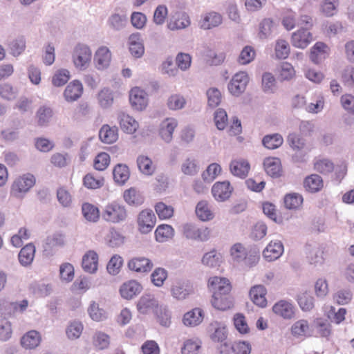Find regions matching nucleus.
Listing matches in <instances>:
<instances>
[{"instance_id": "61", "label": "nucleus", "mask_w": 354, "mask_h": 354, "mask_svg": "<svg viewBox=\"0 0 354 354\" xmlns=\"http://www.w3.org/2000/svg\"><path fill=\"white\" fill-rule=\"evenodd\" d=\"M122 263L123 259L120 255H113L107 263V272L112 275H116L119 273Z\"/></svg>"}, {"instance_id": "45", "label": "nucleus", "mask_w": 354, "mask_h": 354, "mask_svg": "<svg viewBox=\"0 0 354 354\" xmlns=\"http://www.w3.org/2000/svg\"><path fill=\"white\" fill-rule=\"evenodd\" d=\"M113 92L108 88H104L98 93V101L100 106L106 109L111 106L113 102Z\"/></svg>"}, {"instance_id": "19", "label": "nucleus", "mask_w": 354, "mask_h": 354, "mask_svg": "<svg viewBox=\"0 0 354 354\" xmlns=\"http://www.w3.org/2000/svg\"><path fill=\"white\" fill-rule=\"evenodd\" d=\"M142 287L135 280L129 281L122 284L120 293L124 299H131L142 291Z\"/></svg>"}, {"instance_id": "22", "label": "nucleus", "mask_w": 354, "mask_h": 354, "mask_svg": "<svg viewBox=\"0 0 354 354\" xmlns=\"http://www.w3.org/2000/svg\"><path fill=\"white\" fill-rule=\"evenodd\" d=\"M250 168V164L245 160H234L230 164L232 174L240 178H245L248 176Z\"/></svg>"}, {"instance_id": "20", "label": "nucleus", "mask_w": 354, "mask_h": 354, "mask_svg": "<svg viewBox=\"0 0 354 354\" xmlns=\"http://www.w3.org/2000/svg\"><path fill=\"white\" fill-rule=\"evenodd\" d=\"M98 255L93 250L88 251L82 257V267L88 273L93 274L97 270Z\"/></svg>"}, {"instance_id": "23", "label": "nucleus", "mask_w": 354, "mask_h": 354, "mask_svg": "<svg viewBox=\"0 0 354 354\" xmlns=\"http://www.w3.org/2000/svg\"><path fill=\"white\" fill-rule=\"evenodd\" d=\"M263 167L268 175L272 178L281 176V166L280 159L274 157L266 158L263 160Z\"/></svg>"}, {"instance_id": "10", "label": "nucleus", "mask_w": 354, "mask_h": 354, "mask_svg": "<svg viewBox=\"0 0 354 354\" xmlns=\"http://www.w3.org/2000/svg\"><path fill=\"white\" fill-rule=\"evenodd\" d=\"M312 41L313 35L306 28H301L292 34L291 43L296 48L304 49Z\"/></svg>"}, {"instance_id": "8", "label": "nucleus", "mask_w": 354, "mask_h": 354, "mask_svg": "<svg viewBox=\"0 0 354 354\" xmlns=\"http://www.w3.org/2000/svg\"><path fill=\"white\" fill-rule=\"evenodd\" d=\"M233 191L230 181H218L214 184L212 188V194L214 198L218 201L227 200Z\"/></svg>"}, {"instance_id": "47", "label": "nucleus", "mask_w": 354, "mask_h": 354, "mask_svg": "<svg viewBox=\"0 0 354 354\" xmlns=\"http://www.w3.org/2000/svg\"><path fill=\"white\" fill-rule=\"evenodd\" d=\"M83 330V325L79 321L71 322L66 329V333L69 339H76L80 337Z\"/></svg>"}, {"instance_id": "1", "label": "nucleus", "mask_w": 354, "mask_h": 354, "mask_svg": "<svg viewBox=\"0 0 354 354\" xmlns=\"http://www.w3.org/2000/svg\"><path fill=\"white\" fill-rule=\"evenodd\" d=\"M102 216L106 221L118 223L125 221L127 214L123 205L113 201L106 205Z\"/></svg>"}, {"instance_id": "26", "label": "nucleus", "mask_w": 354, "mask_h": 354, "mask_svg": "<svg viewBox=\"0 0 354 354\" xmlns=\"http://www.w3.org/2000/svg\"><path fill=\"white\" fill-rule=\"evenodd\" d=\"M158 306V301L154 296L151 294H145L142 295L138 304L137 308L139 313L142 314H147L149 310Z\"/></svg>"}, {"instance_id": "16", "label": "nucleus", "mask_w": 354, "mask_h": 354, "mask_svg": "<svg viewBox=\"0 0 354 354\" xmlns=\"http://www.w3.org/2000/svg\"><path fill=\"white\" fill-rule=\"evenodd\" d=\"M211 304L214 308L224 311L233 306V300L230 293H214L212 295Z\"/></svg>"}, {"instance_id": "58", "label": "nucleus", "mask_w": 354, "mask_h": 354, "mask_svg": "<svg viewBox=\"0 0 354 354\" xmlns=\"http://www.w3.org/2000/svg\"><path fill=\"white\" fill-rule=\"evenodd\" d=\"M167 278V271L162 268H156L151 274V281L157 287H161Z\"/></svg>"}, {"instance_id": "7", "label": "nucleus", "mask_w": 354, "mask_h": 354, "mask_svg": "<svg viewBox=\"0 0 354 354\" xmlns=\"http://www.w3.org/2000/svg\"><path fill=\"white\" fill-rule=\"evenodd\" d=\"M156 221V216L151 209H146L141 211L138 216L139 231L142 234L150 232L154 227Z\"/></svg>"}, {"instance_id": "59", "label": "nucleus", "mask_w": 354, "mask_h": 354, "mask_svg": "<svg viewBox=\"0 0 354 354\" xmlns=\"http://www.w3.org/2000/svg\"><path fill=\"white\" fill-rule=\"evenodd\" d=\"M186 104V100L183 96L179 94L171 95L167 99V106L169 109L176 111L182 109Z\"/></svg>"}, {"instance_id": "13", "label": "nucleus", "mask_w": 354, "mask_h": 354, "mask_svg": "<svg viewBox=\"0 0 354 354\" xmlns=\"http://www.w3.org/2000/svg\"><path fill=\"white\" fill-rule=\"evenodd\" d=\"M208 286L213 291V294L230 293L232 289L230 281L221 277H210L208 281Z\"/></svg>"}, {"instance_id": "5", "label": "nucleus", "mask_w": 354, "mask_h": 354, "mask_svg": "<svg viewBox=\"0 0 354 354\" xmlns=\"http://www.w3.org/2000/svg\"><path fill=\"white\" fill-rule=\"evenodd\" d=\"M183 232L187 239L199 241H205L209 236V230L207 227H198L193 223L183 225Z\"/></svg>"}, {"instance_id": "56", "label": "nucleus", "mask_w": 354, "mask_h": 354, "mask_svg": "<svg viewBox=\"0 0 354 354\" xmlns=\"http://www.w3.org/2000/svg\"><path fill=\"white\" fill-rule=\"evenodd\" d=\"M88 313L90 317L95 321L100 322L106 318V313L103 308L99 307L95 301H92L88 308Z\"/></svg>"}, {"instance_id": "48", "label": "nucleus", "mask_w": 354, "mask_h": 354, "mask_svg": "<svg viewBox=\"0 0 354 354\" xmlns=\"http://www.w3.org/2000/svg\"><path fill=\"white\" fill-rule=\"evenodd\" d=\"M339 0H323L321 3V11L328 17H333L337 12Z\"/></svg>"}, {"instance_id": "37", "label": "nucleus", "mask_w": 354, "mask_h": 354, "mask_svg": "<svg viewBox=\"0 0 354 354\" xmlns=\"http://www.w3.org/2000/svg\"><path fill=\"white\" fill-rule=\"evenodd\" d=\"M82 212L85 219L89 222L95 223L100 218V212L98 207L91 203H83Z\"/></svg>"}, {"instance_id": "55", "label": "nucleus", "mask_w": 354, "mask_h": 354, "mask_svg": "<svg viewBox=\"0 0 354 354\" xmlns=\"http://www.w3.org/2000/svg\"><path fill=\"white\" fill-rule=\"evenodd\" d=\"M214 121L218 130L225 129L228 122V117L225 109L219 108L214 112Z\"/></svg>"}, {"instance_id": "6", "label": "nucleus", "mask_w": 354, "mask_h": 354, "mask_svg": "<svg viewBox=\"0 0 354 354\" xmlns=\"http://www.w3.org/2000/svg\"><path fill=\"white\" fill-rule=\"evenodd\" d=\"M249 82V77L246 72L236 73L227 85L229 91L234 96H239L245 90Z\"/></svg>"}, {"instance_id": "42", "label": "nucleus", "mask_w": 354, "mask_h": 354, "mask_svg": "<svg viewBox=\"0 0 354 354\" xmlns=\"http://www.w3.org/2000/svg\"><path fill=\"white\" fill-rule=\"evenodd\" d=\"M190 24L189 16L186 13L178 15L173 21L172 19L167 24V27L171 30H180L187 28Z\"/></svg>"}, {"instance_id": "44", "label": "nucleus", "mask_w": 354, "mask_h": 354, "mask_svg": "<svg viewBox=\"0 0 354 354\" xmlns=\"http://www.w3.org/2000/svg\"><path fill=\"white\" fill-rule=\"evenodd\" d=\"M249 249L245 248L243 244L237 243L234 244L230 248V255L236 263H243L245 259V254Z\"/></svg>"}, {"instance_id": "49", "label": "nucleus", "mask_w": 354, "mask_h": 354, "mask_svg": "<svg viewBox=\"0 0 354 354\" xmlns=\"http://www.w3.org/2000/svg\"><path fill=\"white\" fill-rule=\"evenodd\" d=\"M255 55L256 53L253 47L245 46L241 51L237 61L240 64H248L254 60Z\"/></svg>"}, {"instance_id": "54", "label": "nucleus", "mask_w": 354, "mask_h": 354, "mask_svg": "<svg viewBox=\"0 0 354 354\" xmlns=\"http://www.w3.org/2000/svg\"><path fill=\"white\" fill-rule=\"evenodd\" d=\"M295 75L294 67L289 62H282L280 65L279 79L280 81H289Z\"/></svg>"}, {"instance_id": "36", "label": "nucleus", "mask_w": 354, "mask_h": 354, "mask_svg": "<svg viewBox=\"0 0 354 354\" xmlns=\"http://www.w3.org/2000/svg\"><path fill=\"white\" fill-rule=\"evenodd\" d=\"M303 196L298 193H290L285 195L283 198L284 206L290 210L299 209L303 204Z\"/></svg>"}, {"instance_id": "15", "label": "nucleus", "mask_w": 354, "mask_h": 354, "mask_svg": "<svg viewBox=\"0 0 354 354\" xmlns=\"http://www.w3.org/2000/svg\"><path fill=\"white\" fill-rule=\"evenodd\" d=\"M266 294L267 290L263 285H255L249 292V296L252 302L261 308H265L267 305Z\"/></svg>"}, {"instance_id": "50", "label": "nucleus", "mask_w": 354, "mask_h": 354, "mask_svg": "<svg viewBox=\"0 0 354 354\" xmlns=\"http://www.w3.org/2000/svg\"><path fill=\"white\" fill-rule=\"evenodd\" d=\"M207 105L212 109L217 107L221 102V93L216 88H210L206 92Z\"/></svg>"}, {"instance_id": "30", "label": "nucleus", "mask_w": 354, "mask_h": 354, "mask_svg": "<svg viewBox=\"0 0 354 354\" xmlns=\"http://www.w3.org/2000/svg\"><path fill=\"white\" fill-rule=\"evenodd\" d=\"M283 252V245L280 241H270L263 251L266 259L272 261L279 258Z\"/></svg>"}, {"instance_id": "46", "label": "nucleus", "mask_w": 354, "mask_h": 354, "mask_svg": "<svg viewBox=\"0 0 354 354\" xmlns=\"http://www.w3.org/2000/svg\"><path fill=\"white\" fill-rule=\"evenodd\" d=\"M137 165L139 170L145 175L150 176L154 171L152 160L148 156H139L137 158Z\"/></svg>"}, {"instance_id": "24", "label": "nucleus", "mask_w": 354, "mask_h": 354, "mask_svg": "<svg viewBox=\"0 0 354 354\" xmlns=\"http://www.w3.org/2000/svg\"><path fill=\"white\" fill-rule=\"evenodd\" d=\"M203 317V310L200 308H195L184 315L183 322L186 326L193 327L200 324Z\"/></svg>"}, {"instance_id": "51", "label": "nucleus", "mask_w": 354, "mask_h": 354, "mask_svg": "<svg viewBox=\"0 0 354 354\" xmlns=\"http://www.w3.org/2000/svg\"><path fill=\"white\" fill-rule=\"evenodd\" d=\"M221 171V167L218 163H212L202 174V178L205 182L210 183L214 180L216 177Z\"/></svg>"}, {"instance_id": "21", "label": "nucleus", "mask_w": 354, "mask_h": 354, "mask_svg": "<svg viewBox=\"0 0 354 354\" xmlns=\"http://www.w3.org/2000/svg\"><path fill=\"white\" fill-rule=\"evenodd\" d=\"M111 59V53L109 48L106 46L100 47L94 57V60L96 64V67L99 70H102L109 66Z\"/></svg>"}, {"instance_id": "41", "label": "nucleus", "mask_w": 354, "mask_h": 354, "mask_svg": "<svg viewBox=\"0 0 354 354\" xmlns=\"http://www.w3.org/2000/svg\"><path fill=\"white\" fill-rule=\"evenodd\" d=\"M99 138L102 142L111 144L116 141L118 134L115 129L107 124H104L99 131Z\"/></svg>"}, {"instance_id": "40", "label": "nucleus", "mask_w": 354, "mask_h": 354, "mask_svg": "<svg viewBox=\"0 0 354 354\" xmlns=\"http://www.w3.org/2000/svg\"><path fill=\"white\" fill-rule=\"evenodd\" d=\"M30 289L32 293L37 297H45L48 296L53 289L49 283L42 282H34L30 284Z\"/></svg>"}, {"instance_id": "31", "label": "nucleus", "mask_w": 354, "mask_h": 354, "mask_svg": "<svg viewBox=\"0 0 354 354\" xmlns=\"http://www.w3.org/2000/svg\"><path fill=\"white\" fill-rule=\"evenodd\" d=\"M113 176L114 181L122 185L129 180L130 171L128 166L125 164H117L113 170Z\"/></svg>"}, {"instance_id": "35", "label": "nucleus", "mask_w": 354, "mask_h": 354, "mask_svg": "<svg viewBox=\"0 0 354 354\" xmlns=\"http://www.w3.org/2000/svg\"><path fill=\"white\" fill-rule=\"evenodd\" d=\"M353 292L350 288H344L337 290L333 296L335 304L344 306L348 304L353 299Z\"/></svg>"}, {"instance_id": "39", "label": "nucleus", "mask_w": 354, "mask_h": 354, "mask_svg": "<svg viewBox=\"0 0 354 354\" xmlns=\"http://www.w3.org/2000/svg\"><path fill=\"white\" fill-rule=\"evenodd\" d=\"M174 230L173 227L167 224L159 225L155 231L156 240L158 242L162 243L174 235Z\"/></svg>"}, {"instance_id": "33", "label": "nucleus", "mask_w": 354, "mask_h": 354, "mask_svg": "<svg viewBox=\"0 0 354 354\" xmlns=\"http://www.w3.org/2000/svg\"><path fill=\"white\" fill-rule=\"evenodd\" d=\"M40 342V334L36 330L28 331L21 338V344L26 349L36 348L39 344Z\"/></svg>"}, {"instance_id": "29", "label": "nucleus", "mask_w": 354, "mask_h": 354, "mask_svg": "<svg viewBox=\"0 0 354 354\" xmlns=\"http://www.w3.org/2000/svg\"><path fill=\"white\" fill-rule=\"evenodd\" d=\"M118 120L121 129L127 133H133L138 127V124L136 120L124 113L119 114Z\"/></svg>"}, {"instance_id": "62", "label": "nucleus", "mask_w": 354, "mask_h": 354, "mask_svg": "<svg viewBox=\"0 0 354 354\" xmlns=\"http://www.w3.org/2000/svg\"><path fill=\"white\" fill-rule=\"evenodd\" d=\"M110 163V156L106 152L98 153L93 161V167L96 170L104 171Z\"/></svg>"}, {"instance_id": "52", "label": "nucleus", "mask_w": 354, "mask_h": 354, "mask_svg": "<svg viewBox=\"0 0 354 354\" xmlns=\"http://www.w3.org/2000/svg\"><path fill=\"white\" fill-rule=\"evenodd\" d=\"M155 210L161 220L170 218L174 214V208L163 202H158L155 205Z\"/></svg>"}, {"instance_id": "34", "label": "nucleus", "mask_w": 354, "mask_h": 354, "mask_svg": "<svg viewBox=\"0 0 354 354\" xmlns=\"http://www.w3.org/2000/svg\"><path fill=\"white\" fill-rule=\"evenodd\" d=\"M296 301L304 312L310 311L315 306V298L308 291L297 294Z\"/></svg>"}, {"instance_id": "27", "label": "nucleus", "mask_w": 354, "mask_h": 354, "mask_svg": "<svg viewBox=\"0 0 354 354\" xmlns=\"http://www.w3.org/2000/svg\"><path fill=\"white\" fill-rule=\"evenodd\" d=\"M326 44L322 41L316 42L310 48V59L315 64H319L326 58Z\"/></svg>"}, {"instance_id": "57", "label": "nucleus", "mask_w": 354, "mask_h": 354, "mask_svg": "<svg viewBox=\"0 0 354 354\" xmlns=\"http://www.w3.org/2000/svg\"><path fill=\"white\" fill-rule=\"evenodd\" d=\"M127 21L126 15L114 13L109 17L108 22L113 29L120 30L125 26Z\"/></svg>"}, {"instance_id": "53", "label": "nucleus", "mask_w": 354, "mask_h": 354, "mask_svg": "<svg viewBox=\"0 0 354 354\" xmlns=\"http://www.w3.org/2000/svg\"><path fill=\"white\" fill-rule=\"evenodd\" d=\"M104 181L103 178H95L91 174H87L83 178V185L90 189H95L102 187L104 185Z\"/></svg>"}, {"instance_id": "63", "label": "nucleus", "mask_w": 354, "mask_h": 354, "mask_svg": "<svg viewBox=\"0 0 354 354\" xmlns=\"http://www.w3.org/2000/svg\"><path fill=\"white\" fill-rule=\"evenodd\" d=\"M168 15V9L165 5H158L154 12L153 16V21L156 25H162Z\"/></svg>"}, {"instance_id": "17", "label": "nucleus", "mask_w": 354, "mask_h": 354, "mask_svg": "<svg viewBox=\"0 0 354 354\" xmlns=\"http://www.w3.org/2000/svg\"><path fill=\"white\" fill-rule=\"evenodd\" d=\"M83 93V86L80 81L73 80L66 87L64 96L67 102L77 100Z\"/></svg>"}, {"instance_id": "4", "label": "nucleus", "mask_w": 354, "mask_h": 354, "mask_svg": "<svg viewBox=\"0 0 354 354\" xmlns=\"http://www.w3.org/2000/svg\"><path fill=\"white\" fill-rule=\"evenodd\" d=\"M92 53L90 48L84 44H78L75 47L73 59L75 66L79 69L86 68V64L91 62Z\"/></svg>"}, {"instance_id": "38", "label": "nucleus", "mask_w": 354, "mask_h": 354, "mask_svg": "<svg viewBox=\"0 0 354 354\" xmlns=\"http://www.w3.org/2000/svg\"><path fill=\"white\" fill-rule=\"evenodd\" d=\"M53 109L48 106H40L36 113V118H37V124L39 127L46 126L51 118L53 117Z\"/></svg>"}, {"instance_id": "60", "label": "nucleus", "mask_w": 354, "mask_h": 354, "mask_svg": "<svg viewBox=\"0 0 354 354\" xmlns=\"http://www.w3.org/2000/svg\"><path fill=\"white\" fill-rule=\"evenodd\" d=\"M233 322L235 328L239 333L244 335L249 333L250 328L243 314L236 313L234 316Z\"/></svg>"}, {"instance_id": "11", "label": "nucleus", "mask_w": 354, "mask_h": 354, "mask_svg": "<svg viewBox=\"0 0 354 354\" xmlns=\"http://www.w3.org/2000/svg\"><path fill=\"white\" fill-rule=\"evenodd\" d=\"M36 180L34 175L27 173L17 178L12 186V190L19 193H26L35 184Z\"/></svg>"}, {"instance_id": "25", "label": "nucleus", "mask_w": 354, "mask_h": 354, "mask_svg": "<svg viewBox=\"0 0 354 354\" xmlns=\"http://www.w3.org/2000/svg\"><path fill=\"white\" fill-rule=\"evenodd\" d=\"M223 22L222 15L214 11L206 13L201 21V27L204 30H209L218 27Z\"/></svg>"}, {"instance_id": "43", "label": "nucleus", "mask_w": 354, "mask_h": 354, "mask_svg": "<svg viewBox=\"0 0 354 354\" xmlns=\"http://www.w3.org/2000/svg\"><path fill=\"white\" fill-rule=\"evenodd\" d=\"M196 214L198 218L203 221H209L213 218V214L208 207L207 201H199L196 207Z\"/></svg>"}, {"instance_id": "64", "label": "nucleus", "mask_w": 354, "mask_h": 354, "mask_svg": "<svg viewBox=\"0 0 354 354\" xmlns=\"http://www.w3.org/2000/svg\"><path fill=\"white\" fill-rule=\"evenodd\" d=\"M261 82L264 92L273 93L276 86V80L271 73H264L262 75Z\"/></svg>"}, {"instance_id": "2", "label": "nucleus", "mask_w": 354, "mask_h": 354, "mask_svg": "<svg viewBox=\"0 0 354 354\" xmlns=\"http://www.w3.org/2000/svg\"><path fill=\"white\" fill-rule=\"evenodd\" d=\"M194 293L192 283L187 279H176L171 287V296L177 300H184Z\"/></svg>"}, {"instance_id": "9", "label": "nucleus", "mask_w": 354, "mask_h": 354, "mask_svg": "<svg viewBox=\"0 0 354 354\" xmlns=\"http://www.w3.org/2000/svg\"><path fill=\"white\" fill-rule=\"evenodd\" d=\"M129 102L134 109L142 111L147 106V95L144 90L138 87L133 88L130 91Z\"/></svg>"}, {"instance_id": "12", "label": "nucleus", "mask_w": 354, "mask_h": 354, "mask_svg": "<svg viewBox=\"0 0 354 354\" xmlns=\"http://www.w3.org/2000/svg\"><path fill=\"white\" fill-rule=\"evenodd\" d=\"M153 266V264L150 259L143 257L132 258L128 262L129 269L138 273L150 272Z\"/></svg>"}, {"instance_id": "18", "label": "nucleus", "mask_w": 354, "mask_h": 354, "mask_svg": "<svg viewBox=\"0 0 354 354\" xmlns=\"http://www.w3.org/2000/svg\"><path fill=\"white\" fill-rule=\"evenodd\" d=\"M303 184L305 190L311 194L319 192L324 187L322 178L316 174L307 176L304 178Z\"/></svg>"}, {"instance_id": "28", "label": "nucleus", "mask_w": 354, "mask_h": 354, "mask_svg": "<svg viewBox=\"0 0 354 354\" xmlns=\"http://www.w3.org/2000/svg\"><path fill=\"white\" fill-rule=\"evenodd\" d=\"M35 247L32 243H28L23 247L18 254L20 264L24 267L30 265L34 259Z\"/></svg>"}, {"instance_id": "32", "label": "nucleus", "mask_w": 354, "mask_h": 354, "mask_svg": "<svg viewBox=\"0 0 354 354\" xmlns=\"http://www.w3.org/2000/svg\"><path fill=\"white\" fill-rule=\"evenodd\" d=\"M261 143L265 148L274 150L279 148L283 145V138L280 133H270L263 137Z\"/></svg>"}, {"instance_id": "3", "label": "nucleus", "mask_w": 354, "mask_h": 354, "mask_svg": "<svg viewBox=\"0 0 354 354\" xmlns=\"http://www.w3.org/2000/svg\"><path fill=\"white\" fill-rule=\"evenodd\" d=\"M272 312L285 320L295 317L297 308L290 300L280 299L272 308Z\"/></svg>"}, {"instance_id": "14", "label": "nucleus", "mask_w": 354, "mask_h": 354, "mask_svg": "<svg viewBox=\"0 0 354 354\" xmlns=\"http://www.w3.org/2000/svg\"><path fill=\"white\" fill-rule=\"evenodd\" d=\"M177 125V120L173 118H166L161 122L159 135L165 142L169 143L171 141L173 133Z\"/></svg>"}]
</instances>
